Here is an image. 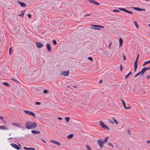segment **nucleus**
I'll use <instances>...</instances> for the list:
<instances>
[{"mask_svg": "<svg viewBox=\"0 0 150 150\" xmlns=\"http://www.w3.org/2000/svg\"><path fill=\"white\" fill-rule=\"evenodd\" d=\"M144 1H149L150 0H144Z\"/></svg>", "mask_w": 150, "mask_h": 150, "instance_id": "nucleus-60", "label": "nucleus"}, {"mask_svg": "<svg viewBox=\"0 0 150 150\" xmlns=\"http://www.w3.org/2000/svg\"><path fill=\"white\" fill-rule=\"evenodd\" d=\"M137 68V67H136V68H135V67H134V72H135L136 71Z\"/></svg>", "mask_w": 150, "mask_h": 150, "instance_id": "nucleus-53", "label": "nucleus"}, {"mask_svg": "<svg viewBox=\"0 0 150 150\" xmlns=\"http://www.w3.org/2000/svg\"><path fill=\"white\" fill-rule=\"evenodd\" d=\"M123 59L124 60H125L126 59V57L125 55H124L123 56Z\"/></svg>", "mask_w": 150, "mask_h": 150, "instance_id": "nucleus-49", "label": "nucleus"}, {"mask_svg": "<svg viewBox=\"0 0 150 150\" xmlns=\"http://www.w3.org/2000/svg\"><path fill=\"white\" fill-rule=\"evenodd\" d=\"M46 47L48 51L50 52L51 51V48L50 47V45L49 43H47V44Z\"/></svg>", "mask_w": 150, "mask_h": 150, "instance_id": "nucleus-14", "label": "nucleus"}, {"mask_svg": "<svg viewBox=\"0 0 150 150\" xmlns=\"http://www.w3.org/2000/svg\"><path fill=\"white\" fill-rule=\"evenodd\" d=\"M12 52V48L11 47H10L9 49V54L10 55L11 54V53Z\"/></svg>", "mask_w": 150, "mask_h": 150, "instance_id": "nucleus-28", "label": "nucleus"}, {"mask_svg": "<svg viewBox=\"0 0 150 150\" xmlns=\"http://www.w3.org/2000/svg\"><path fill=\"white\" fill-rule=\"evenodd\" d=\"M11 125L15 126H16L20 128L22 127V126L21 125V124L20 123H12Z\"/></svg>", "mask_w": 150, "mask_h": 150, "instance_id": "nucleus-9", "label": "nucleus"}, {"mask_svg": "<svg viewBox=\"0 0 150 150\" xmlns=\"http://www.w3.org/2000/svg\"><path fill=\"white\" fill-rule=\"evenodd\" d=\"M28 17L29 18H30L31 17V16L30 14H28Z\"/></svg>", "mask_w": 150, "mask_h": 150, "instance_id": "nucleus-45", "label": "nucleus"}, {"mask_svg": "<svg viewBox=\"0 0 150 150\" xmlns=\"http://www.w3.org/2000/svg\"><path fill=\"white\" fill-rule=\"evenodd\" d=\"M73 134H70L67 136V139H71V138H72L73 137Z\"/></svg>", "mask_w": 150, "mask_h": 150, "instance_id": "nucleus-21", "label": "nucleus"}, {"mask_svg": "<svg viewBox=\"0 0 150 150\" xmlns=\"http://www.w3.org/2000/svg\"><path fill=\"white\" fill-rule=\"evenodd\" d=\"M0 129L4 130H8L9 129V128L3 125L0 126Z\"/></svg>", "mask_w": 150, "mask_h": 150, "instance_id": "nucleus-10", "label": "nucleus"}, {"mask_svg": "<svg viewBox=\"0 0 150 150\" xmlns=\"http://www.w3.org/2000/svg\"><path fill=\"white\" fill-rule=\"evenodd\" d=\"M148 64V63H147V61H146V62H145L143 64V66H144L146 64Z\"/></svg>", "mask_w": 150, "mask_h": 150, "instance_id": "nucleus-43", "label": "nucleus"}, {"mask_svg": "<svg viewBox=\"0 0 150 150\" xmlns=\"http://www.w3.org/2000/svg\"><path fill=\"white\" fill-rule=\"evenodd\" d=\"M17 2L22 7H25L26 6V4L23 2H20L19 1H18Z\"/></svg>", "mask_w": 150, "mask_h": 150, "instance_id": "nucleus-11", "label": "nucleus"}, {"mask_svg": "<svg viewBox=\"0 0 150 150\" xmlns=\"http://www.w3.org/2000/svg\"><path fill=\"white\" fill-rule=\"evenodd\" d=\"M86 147L87 150H92L90 147L88 145H86Z\"/></svg>", "mask_w": 150, "mask_h": 150, "instance_id": "nucleus-23", "label": "nucleus"}, {"mask_svg": "<svg viewBox=\"0 0 150 150\" xmlns=\"http://www.w3.org/2000/svg\"><path fill=\"white\" fill-rule=\"evenodd\" d=\"M120 70L121 71L122 70V65H121Z\"/></svg>", "mask_w": 150, "mask_h": 150, "instance_id": "nucleus-46", "label": "nucleus"}, {"mask_svg": "<svg viewBox=\"0 0 150 150\" xmlns=\"http://www.w3.org/2000/svg\"><path fill=\"white\" fill-rule=\"evenodd\" d=\"M147 144H149V143H150V140H148V141H147Z\"/></svg>", "mask_w": 150, "mask_h": 150, "instance_id": "nucleus-54", "label": "nucleus"}, {"mask_svg": "<svg viewBox=\"0 0 150 150\" xmlns=\"http://www.w3.org/2000/svg\"><path fill=\"white\" fill-rule=\"evenodd\" d=\"M12 138V137H11V138H8V139H11Z\"/></svg>", "mask_w": 150, "mask_h": 150, "instance_id": "nucleus-61", "label": "nucleus"}, {"mask_svg": "<svg viewBox=\"0 0 150 150\" xmlns=\"http://www.w3.org/2000/svg\"><path fill=\"white\" fill-rule=\"evenodd\" d=\"M52 42L54 45H56L57 44L56 41L54 40H53Z\"/></svg>", "mask_w": 150, "mask_h": 150, "instance_id": "nucleus-33", "label": "nucleus"}, {"mask_svg": "<svg viewBox=\"0 0 150 150\" xmlns=\"http://www.w3.org/2000/svg\"><path fill=\"white\" fill-rule=\"evenodd\" d=\"M102 81H103L102 80H101L98 82V83L100 84L101 83H102Z\"/></svg>", "mask_w": 150, "mask_h": 150, "instance_id": "nucleus-51", "label": "nucleus"}, {"mask_svg": "<svg viewBox=\"0 0 150 150\" xmlns=\"http://www.w3.org/2000/svg\"><path fill=\"white\" fill-rule=\"evenodd\" d=\"M88 59L90 60L91 61H92L93 60V58L91 57H88Z\"/></svg>", "mask_w": 150, "mask_h": 150, "instance_id": "nucleus-38", "label": "nucleus"}, {"mask_svg": "<svg viewBox=\"0 0 150 150\" xmlns=\"http://www.w3.org/2000/svg\"><path fill=\"white\" fill-rule=\"evenodd\" d=\"M3 123H5V124L6 123V122L5 120H3Z\"/></svg>", "mask_w": 150, "mask_h": 150, "instance_id": "nucleus-56", "label": "nucleus"}, {"mask_svg": "<svg viewBox=\"0 0 150 150\" xmlns=\"http://www.w3.org/2000/svg\"><path fill=\"white\" fill-rule=\"evenodd\" d=\"M31 132L35 134H39L40 133V132L39 131H37L35 130H32L31 131Z\"/></svg>", "mask_w": 150, "mask_h": 150, "instance_id": "nucleus-17", "label": "nucleus"}, {"mask_svg": "<svg viewBox=\"0 0 150 150\" xmlns=\"http://www.w3.org/2000/svg\"><path fill=\"white\" fill-rule=\"evenodd\" d=\"M91 26L93 27H98L101 28H105L104 26L98 25H91Z\"/></svg>", "mask_w": 150, "mask_h": 150, "instance_id": "nucleus-16", "label": "nucleus"}, {"mask_svg": "<svg viewBox=\"0 0 150 150\" xmlns=\"http://www.w3.org/2000/svg\"><path fill=\"white\" fill-rule=\"evenodd\" d=\"M41 140H42L43 142H44V143H45V141H44V140H43V139H41Z\"/></svg>", "mask_w": 150, "mask_h": 150, "instance_id": "nucleus-57", "label": "nucleus"}, {"mask_svg": "<svg viewBox=\"0 0 150 150\" xmlns=\"http://www.w3.org/2000/svg\"><path fill=\"white\" fill-rule=\"evenodd\" d=\"M37 47L38 48H40L42 47L43 44L42 43L38 42H37L35 43Z\"/></svg>", "mask_w": 150, "mask_h": 150, "instance_id": "nucleus-8", "label": "nucleus"}, {"mask_svg": "<svg viewBox=\"0 0 150 150\" xmlns=\"http://www.w3.org/2000/svg\"><path fill=\"white\" fill-rule=\"evenodd\" d=\"M125 12L127 13L130 14H132L133 13V12L132 11H128L127 9H126Z\"/></svg>", "mask_w": 150, "mask_h": 150, "instance_id": "nucleus-30", "label": "nucleus"}, {"mask_svg": "<svg viewBox=\"0 0 150 150\" xmlns=\"http://www.w3.org/2000/svg\"><path fill=\"white\" fill-rule=\"evenodd\" d=\"M145 72V71H144V70L143 69L142 70L139 71V73H137L134 76V77L136 78L139 75H140V76L142 75Z\"/></svg>", "mask_w": 150, "mask_h": 150, "instance_id": "nucleus-5", "label": "nucleus"}, {"mask_svg": "<svg viewBox=\"0 0 150 150\" xmlns=\"http://www.w3.org/2000/svg\"><path fill=\"white\" fill-rule=\"evenodd\" d=\"M108 145L112 147V148H113L114 147L113 145L112 144L110 143H108Z\"/></svg>", "mask_w": 150, "mask_h": 150, "instance_id": "nucleus-36", "label": "nucleus"}, {"mask_svg": "<svg viewBox=\"0 0 150 150\" xmlns=\"http://www.w3.org/2000/svg\"><path fill=\"white\" fill-rule=\"evenodd\" d=\"M148 25V26H149V27H150V24H149Z\"/></svg>", "mask_w": 150, "mask_h": 150, "instance_id": "nucleus-63", "label": "nucleus"}, {"mask_svg": "<svg viewBox=\"0 0 150 150\" xmlns=\"http://www.w3.org/2000/svg\"><path fill=\"white\" fill-rule=\"evenodd\" d=\"M111 44H112V42H111V43H110V44H109V47H110V45H111Z\"/></svg>", "mask_w": 150, "mask_h": 150, "instance_id": "nucleus-58", "label": "nucleus"}, {"mask_svg": "<svg viewBox=\"0 0 150 150\" xmlns=\"http://www.w3.org/2000/svg\"><path fill=\"white\" fill-rule=\"evenodd\" d=\"M65 120H66V121L67 122H69V119H70L69 117H65Z\"/></svg>", "mask_w": 150, "mask_h": 150, "instance_id": "nucleus-29", "label": "nucleus"}, {"mask_svg": "<svg viewBox=\"0 0 150 150\" xmlns=\"http://www.w3.org/2000/svg\"><path fill=\"white\" fill-rule=\"evenodd\" d=\"M35 103L36 105H39L41 104V103L40 102H35Z\"/></svg>", "mask_w": 150, "mask_h": 150, "instance_id": "nucleus-41", "label": "nucleus"}, {"mask_svg": "<svg viewBox=\"0 0 150 150\" xmlns=\"http://www.w3.org/2000/svg\"><path fill=\"white\" fill-rule=\"evenodd\" d=\"M149 78H150V77L149 75L147 76V79H149Z\"/></svg>", "mask_w": 150, "mask_h": 150, "instance_id": "nucleus-55", "label": "nucleus"}, {"mask_svg": "<svg viewBox=\"0 0 150 150\" xmlns=\"http://www.w3.org/2000/svg\"><path fill=\"white\" fill-rule=\"evenodd\" d=\"M134 23L136 25L137 28L138 29L139 27L137 22L136 21H134Z\"/></svg>", "mask_w": 150, "mask_h": 150, "instance_id": "nucleus-25", "label": "nucleus"}, {"mask_svg": "<svg viewBox=\"0 0 150 150\" xmlns=\"http://www.w3.org/2000/svg\"><path fill=\"white\" fill-rule=\"evenodd\" d=\"M25 11H21V13L19 14L18 16H21L22 17H23L24 16V15Z\"/></svg>", "mask_w": 150, "mask_h": 150, "instance_id": "nucleus-20", "label": "nucleus"}, {"mask_svg": "<svg viewBox=\"0 0 150 150\" xmlns=\"http://www.w3.org/2000/svg\"><path fill=\"white\" fill-rule=\"evenodd\" d=\"M94 4H96V5H99V4L97 2L95 1Z\"/></svg>", "mask_w": 150, "mask_h": 150, "instance_id": "nucleus-42", "label": "nucleus"}, {"mask_svg": "<svg viewBox=\"0 0 150 150\" xmlns=\"http://www.w3.org/2000/svg\"><path fill=\"white\" fill-rule=\"evenodd\" d=\"M4 119V117L2 116H0V120H3Z\"/></svg>", "mask_w": 150, "mask_h": 150, "instance_id": "nucleus-48", "label": "nucleus"}, {"mask_svg": "<svg viewBox=\"0 0 150 150\" xmlns=\"http://www.w3.org/2000/svg\"><path fill=\"white\" fill-rule=\"evenodd\" d=\"M18 145H19V146H21V145H20V144H18Z\"/></svg>", "mask_w": 150, "mask_h": 150, "instance_id": "nucleus-64", "label": "nucleus"}, {"mask_svg": "<svg viewBox=\"0 0 150 150\" xmlns=\"http://www.w3.org/2000/svg\"><path fill=\"white\" fill-rule=\"evenodd\" d=\"M148 64L150 63V60L149 61H147Z\"/></svg>", "mask_w": 150, "mask_h": 150, "instance_id": "nucleus-59", "label": "nucleus"}, {"mask_svg": "<svg viewBox=\"0 0 150 150\" xmlns=\"http://www.w3.org/2000/svg\"><path fill=\"white\" fill-rule=\"evenodd\" d=\"M113 12H120V11L118 10H116V9H114V10H113Z\"/></svg>", "mask_w": 150, "mask_h": 150, "instance_id": "nucleus-39", "label": "nucleus"}, {"mask_svg": "<svg viewBox=\"0 0 150 150\" xmlns=\"http://www.w3.org/2000/svg\"><path fill=\"white\" fill-rule=\"evenodd\" d=\"M25 126L28 129H33L37 127V124L35 122H32L30 121H28L25 123Z\"/></svg>", "mask_w": 150, "mask_h": 150, "instance_id": "nucleus-1", "label": "nucleus"}, {"mask_svg": "<svg viewBox=\"0 0 150 150\" xmlns=\"http://www.w3.org/2000/svg\"><path fill=\"white\" fill-rule=\"evenodd\" d=\"M24 112L26 114L32 116L34 117H35V114L33 112L27 110H24Z\"/></svg>", "mask_w": 150, "mask_h": 150, "instance_id": "nucleus-3", "label": "nucleus"}, {"mask_svg": "<svg viewBox=\"0 0 150 150\" xmlns=\"http://www.w3.org/2000/svg\"><path fill=\"white\" fill-rule=\"evenodd\" d=\"M69 74V71H65L61 72L60 75L62 76H68Z\"/></svg>", "mask_w": 150, "mask_h": 150, "instance_id": "nucleus-6", "label": "nucleus"}, {"mask_svg": "<svg viewBox=\"0 0 150 150\" xmlns=\"http://www.w3.org/2000/svg\"><path fill=\"white\" fill-rule=\"evenodd\" d=\"M119 42H120V45H119V46L120 47H121L122 45V43H123V40L122 39L120 38L119 39Z\"/></svg>", "mask_w": 150, "mask_h": 150, "instance_id": "nucleus-18", "label": "nucleus"}, {"mask_svg": "<svg viewBox=\"0 0 150 150\" xmlns=\"http://www.w3.org/2000/svg\"><path fill=\"white\" fill-rule=\"evenodd\" d=\"M132 74V72L131 71H130L128 74H127V75H126V76H125V79H127L128 77H129V75H131Z\"/></svg>", "mask_w": 150, "mask_h": 150, "instance_id": "nucleus-22", "label": "nucleus"}, {"mask_svg": "<svg viewBox=\"0 0 150 150\" xmlns=\"http://www.w3.org/2000/svg\"><path fill=\"white\" fill-rule=\"evenodd\" d=\"M108 137H106L105 139H104L103 141L104 143H106L108 140Z\"/></svg>", "mask_w": 150, "mask_h": 150, "instance_id": "nucleus-26", "label": "nucleus"}, {"mask_svg": "<svg viewBox=\"0 0 150 150\" xmlns=\"http://www.w3.org/2000/svg\"><path fill=\"white\" fill-rule=\"evenodd\" d=\"M113 120L116 125L118 124V122L115 119L113 118Z\"/></svg>", "mask_w": 150, "mask_h": 150, "instance_id": "nucleus-32", "label": "nucleus"}, {"mask_svg": "<svg viewBox=\"0 0 150 150\" xmlns=\"http://www.w3.org/2000/svg\"><path fill=\"white\" fill-rule=\"evenodd\" d=\"M11 145L13 147L19 150L20 149V147L16 144H11Z\"/></svg>", "mask_w": 150, "mask_h": 150, "instance_id": "nucleus-13", "label": "nucleus"}, {"mask_svg": "<svg viewBox=\"0 0 150 150\" xmlns=\"http://www.w3.org/2000/svg\"><path fill=\"white\" fill-rule=\"evenodd\" d=\"M89 2L90 3H92L94 4L95 1L94 0H88Z\"/></svg>", "mask_w": 150, "mask_h": 150, "instance_id": "nucleus-35", "label": "nucleus"}, {"mask_svg": "<svg viewBox=\"0 0 150 150\" xmlns=\"http://www.w3.org/2000/svg\"><path fill=\"white\" fill-rule=\"evenodd\" d=\"M58 119H59V120H62V118L61 117H58Z\"/></svg>", "mask_w": 150, "mask_h": 150, "instance_id": "nucleus-52", "label": "nucleus"}, {"mask_svg": "<svg viewBox=\"0 0 150 150\" xmlns=\"http://www.w3.org/2000/svg\"><path fill=\"white\" fill-rule=\"evenodd\" d=\"M108 122L110 123H111L112 124H114V123L113 122H112V121L111 120H109L108 121Z\"/></svg>", "mask_w": 150, "mask_h": 150, "instance_id": "nucleus-44", "label": "nucleus"}, {"mask_svg": "<svg viewBox=\"0 0 150 150\" xmlns=\"http://www.w3.org/2000/svg\"><path fill=\"white\" fill-rule=\"evenodd\" d=\"M12 80H13V81H15V79H12Z\"/></svg>", "mask_w": 150, "mask_h": 150, "instance_id": "nucleus-62", "label": "nucleus"}, {"mask_svg": "<svg viewBox=\"0 0 150 150\" xmlns=\"http://www.w3.org/2000/svg\"><path fill=\"white\" fill-rule=\"evenodd\" d=\"M100 125L103 128L106 129L107 130H110L109 128L104 123L101 121H100L99 122Z\"/></svg>", "mask_w": 150, "mask_h": 150, "instance_id": "nucleus-2", "label": "nucleus"}, {"mask_svg": "<svg viewBox=\"0 0 150 150\" xmlns=\"http://www.w3.org/2000/svg\"><path fill=\"white\" fill-rule=\"evenodd\" d=\"M3 84L4 85L8 87H9V86H10L6 82H4L3 83Z\"/></svg>", "mask_w": 150, "mask_h": 150, "instance_id": "nucleus-27", "label": "nucleus"}, {"mask_svg": "<svg viewBox=\"0 0 150 150\" xmlns=\"http://www.w3.org/2000/svg\"><path fill=\"white\" fill-rule=\"evenodd\" d=\"M121 102L122 103V104L123 105L124 107L126 109H129L131 108V106H129V107H126V105L125 104V102H124V101L123 100H121Z\"/></svg>", "mask_w": 150, "mask_h": 150, "instance_id": "nucleus-12", "label": "nucleus"}, {"mask_svg": "<svg viewBox=\"0 0 150 150\" xmlns=\"http://www.w3.org/2000/svg\"><path fill=\"white\" fill-rule=\"evenodd\" d=\"M43 92L44 93H48L47 91L45 89L43 91Z\"/></svg>", "mask_w": 150, "mask_h": 150, "instance_id": "nucleus-40", "label": "nucleus"}, {"mask_svg": "<svg viewBox=\"0 0 150 150\" xmlns=\"http://www.w3.org/2000/svg\"><path fill=\"white\" fill-rule=\"evenodd\" d=\"M97 142L100 148L102 149L103 146V144L104 143L103 142L101 139H99L97 140Z\"/></svg>", "mask_w": 150, "mask_h": 150, "instance_id": "nucleus-4", "label": "nucleus"}, {"mask_svg": "<svg viewBox=\"0 0 150 150\" xmlns=\"http://www.w3.org/2000/svg\"><path fill=\"white\" fill-rule=\"evenodd\" d=\"M143 69L144 70V71L145 72L146 71L150 69V67H145L143 68Z\"/></svg>", "mask_w": 150, "mask_h": 150, "instance_id": "nucleus-24", "label": "nucleus"}, {"mask_svg": "<svg viewBox=\"0 0 150 150\" xmlns=\"http://www.w3.org/2000/svg\"><path fill=\"white\" fill-rule=\"evenodd\" d=\"M139 57V54H138L137 57L136 59V60L135 61V62H138V60Z\"/></svg>", "mask_w": 150, "mask_h": 150, "instance_id": "nucleus-37", "label": "nucleus"}, {"mask_svg": "<svg viewBox=\"0 0 150 150\" xmlns=\"http://www.w3.org/2000/svg\"><path fill=\"white\" fill-rule=\"evenodd\" d=\"M93 28L95 30H100V29L98 28Z\"/></svg>", "mask_w": 150, "mask_h": 150, "instance_id": "nucleus-50", "label": "nucleus"}, {"mask_svg": "<svg viewBox=\"0 0 150 150\" xmlns=\"http://www.w3.org/2000/svg\"><path fill=\"white\" fill-rule=\"evenodd\" d=\"M118 9H120V10L124 11L125 12V11L126 10V9H125L124 8H119Z\"/></svg>", "mask_w": 150, "mask_h": 150, "instance_id": "nucleus-34", "label": "nucleus"}, {"mask_svg": "<svg viewBox=\"0 0 150 150\" xmlns=\"http://www.w3.org/2000/svg\"><path fill=\"white\" fill-rule=\"evenodd\" d=\"M133 8L138 11H146L145 9H142L137 7H133Z\"/></svg>", "mask_w": 150, "mask_h": 150, "instance_id": "nucleus-15", "label": "nucleus"}, {"mask_svg": "<svg viewBox=\"0 0 150 150\" xmlns=\"http://www.w3.org/2000/svg\"><path fill=\"white\" fill-rule=\"evenodd\" d=\"M50 142L52 143L57 145V146H59L61 145V144L59 142L55 140H50Z\"/></svg>", "mask_w": 150, "mask_h": 150, "instance_id": "nucleus-7", "label": "nucleus"}, {"mask_svg": "<svg viewBox=\"0 0 150 150\" xmlns=\"http://www.w3.org/2000/svg\"><path fill=\"white\" fill-rule=\"evenodd\" d=\"M23 149L26 150H35L34 148H27L25 147H23Z\"/></svg>", "mask_w": 150, "mask_h": 150, "instance_id": "nucleus-19", "label": "nucleus"}, {"mask_svg": "<svg viewBox=\"0 0 150 150\" xmlns=\"http://www.w3.org/2000/svg\"><path fill=\"white\" fill-rule=\"evenodd\" d=\"M137 62H135V61L134 62V67H135V68H136V67L137 68Z\"/></svg>", "mask_w": 150, "mask_h": 150, "instance_id": "nucleus-31", "label": "nucleus"}, {"mask_svg": "<svg viewBox=\"0 0 150 150\" xmlns=\"http://www.w3.org/2000/svg\"><path fill=\"white\" fill-rule=\"evenodd\" d=\"M90 15H91L90 14H86L84 15V16H90Z\"/></svg>", "mask_w": 150, "mask_h": 150, "instance_id": "nucleus-47", "label": "nucleus"}]
</instances>
